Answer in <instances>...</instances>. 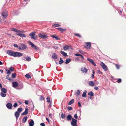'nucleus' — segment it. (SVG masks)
I'll return each instance as SVG.
<instances>
[{
	"mask_svg": "<svg viewBox=\"0 0 126 126\" xmlns=\"http://www.w3.org/2000/svg\"><path fill=\"white\" fill-rule=\"evenodd\" d=\"M40 99L41 100H42L44 99V97L41 96L40 97Z\"/></svg>",
	"mask_w": 126,
	"mask_h": 126,
	"instance_id": "nucleus-60",
	"label": "nucleus"
},
{
	"mask_svg": "<svg viewBox=\"0 0 126 126\" xmlns=\"http://www.w3.org/2000/svg\"><path fill=\"white\" fill-rule=\"evenodd\" d=\"M88 84L89 86H94V83L92 81H89Z\"/></svg>",
	"mask_w": 126,
	"mask_h": 126,
	"instance_id": "nucleus-22",
	"label": "nucleus"
},
{
	"mask_svg": "<svg viewBox=\"0 0 126 126\" xmlns=\"http://www.w3.org/2000/svg\"><path fill=\"white\" fill-rule=\"evenodd\" d=\"M86 44L85 48L87 49H90L91 46V43L90 42H87L86 43Z\"/></svg>",
	"mask_w": 126,
	"mask_h": 126,
	"instance_id": "nucleus-7",
	"label": "nucleus"
},
{
	"mask_svg": "<svg viewBox=\"0 0 126 126\" xmlns=\"http://www.w3.org/2000/svg\"><path fill=\"white\" fill-rule=\"evenodd\" d=\"M87 91L85 90L83 93L82 94V96L83 97H85L86 96Z\"/></svg>",
	"mask_w": 126,
	"mask_h": 126,
	"instance_id": "nucleus-27",
	"label": "nucleus"
},
{
	"mask_svg": "<svg viewBox=\"0 0 126 126\" xmlns=\"http://www.w3.org/2000/svg\"><path fill=\"white\" fill-rule=\"evenodd\" d=\"M60 53L65 57H67V54L66 53L64 52V51H61L60 52Z\"/></svg>",
	"mask_w": 126,
	"mask_h": 126,
	"instance_id": "nucleus-23",
	"label": "nucleus"
},
{
	"mask_svg": "<svg viewBox=\"0 0 126 126\" xmlns=\"http://www.w3.org/2000/svg\"><path fill=\"white\" fill-rule=\"evenodd\" d=\"M51 36L53 38H55L57 40L59 39V38L57 37L56 36L52 35Z\"/></svg>",
	"mask_w": 126,
	"mask_h": 126,
	"instance_id": "nucleus-30",
	"label": "nucleus"
},
{
	"mask_svg": "<svg viewBox=\"0 0 126 126\" xmlns=\"http://www.w3.org/2000/svg\"><path fill=\"white\" fill-rule=\"evenodd\" d=\"M9 75H7L6 76V79H8L9 78Z\"/></svg>",
	"mask_w": 126,
	"mask_h": 126,
	"instance_id": "nucleus-62",
	"label": "nucleus"
},
{
	"mask_svg": "<svg viewBox=\"0 0 126 126\" xmlns=\"http://www.w3.org/2000/svg\"><path fill=\"white\" fill-rule=\"evenodd\" d=\"M14 46L17 48H19V47L18 45L16 44H14L13 45Z\"/></svg>",
	"mask_w": 126,
	"mask_h": 126,
	"instance_id": "nucleus-47",
	"label": "nucleus"
},
{
	"mask_svg": "<svg viewBox=\"0 0 126 126\" xmlns=\"http://www.w3.org/2000/svg\"><path fill=\"white\" fill-rule=\"evenodd\" d=\"M18 36L21 37H26L25 35L24 34H18Z\"/></svg>",
	"mask_w": 126,
	"mask_h": 126,
	"instance_id": "nucleus-35",
	"label": "nucleus"
},
{
	"mask_svg": "<svg viewBox=\"0 0 126 126\" xmlns=\"http://www.w3.org/2000/svg\"><path fill=\"white\" fill-rule=\"evenodd\" d=\"M47 102H50V98L49 97H47Z\"/></svg>",
	"mask_w": 126,
	"mask_h": 126,
	"instance_id": "nucleus-44",
	"label": "nucleus"
},
{
	"mask_svg": "<svg viewBox=\"0 0 126 126\" xmlns=\"http://www.w3.org/2000/svg\"><path fill=\"white\" fill-rule=\"evenodd\" d=\"M52 57L54 60H56L57 58V55L55 53H53L52 55Z\"/></svg>",
	"mask_w": 126,
	"mask_h": 126,
	"instance_id": "nucleus-20",
	"label": "nucleus"
},
{
	"mask_svg": "<svg viewBox=\"0 0 126 126\" xmlns=\"http://www.w3.org/2000/svg\"><path fill=\"white\" fill-rule=\"evenodd\" d=\"M7 53L9 55L11 56H13L14 57L15 52L11 50H8L7 52Z\"/></svg>",
	"mask_w": 126,
	"mask_h": 126,
	"instance_id": "nucleus-12",
	"label": "nucleus"
},
{
	"mask_svg": "<svg viewBox=\"0 0 126 126\" xmlns=\"http://www.w3.org/2000/svg\"><path fill=\"white\" fill-rule=\"evenodd\" d=\"M22 109L21 108H19L17 110V111L15 113V116L17 119L19 116L20 113L22 111Z\"/></svg>",
	"mask_w": 126,
	"mask_h": 126,
	"instance_id": "nucleus-1",
	"label": "nucleus"
},
{
	"mask_svg": "<svg viewBox=\"0 0 126 126\" xmlns=\"http://www.w3.org/2000/svg\"><path fill=\"white\" fill-rule=\"evenodd\" d=\"M1 92L6 93L7 92V90L6 89L4 88H2L1 89Z\"/></svg>",
	"mask_w": 126,
	"mask_h": 126,
	"instance_id": "nucleus-26",
	"label": "nucleus"
},
{
	"mask_svg": "<svg viewBox=\"0 0 126 126\" xmlns=\"http://www.w3.org/2000/svg\"><path fill=\"white\" fill-rule=\"evenodd\" d=\"M60 26L58 24H55L52 25L53 26H55L56 27H59Z\"/></svg>",
	"mask_w": 126,
	"mask_h": 126,
	"instance_id": "nucleus-42",
	"label": "nucleus"
},
{
	"mask_svg": "<svg viewBox=\"0 0 126 126\" xmlns=\"http://www.w3.org/2000/svg\"><path fill=\"white\" fill-rule=\"evenodd\" d=\"M75 35L78 37H81V36L79 34H75Z\"/></svg>",
	"mask_w": 126,
	"mask_h": 126,
	"instance_id": "nucleus-49",
	"label": "nucleus"
},
{
	"mask_svg": "<svg viewBox=\"0 0 126 126\" xmlns=\"http://www.w3.org/2000/svg\"><path fill=\"white\" fill-rule=\"evenodd\" d=\"M29 35L31 37L32 39H36V37H34L35 34L34 33H30L29 34Z\"/></svg>",
	"mask_w": 126,
	"mask_h": 126,
	"instance_id": "nucleus-13",
	"label": "nucleus"
},
{
	"mask_svg": "<svg viewBox=\"0 0 126 126\" xmlns=\"http://www.w3.org/2000/svg\"><path fill=\"white\" fill-rule=\"evenodd\" d=\"M78 104L79 107H81V102H79L78 103Z\"/></svg>",
	"mask_w": 126,
	"mask_h": 126,
	"instance_id": "nucleus-54",
	"label": "nucleus"
},
{
	"mask_svg": "<svg viewBox=\"0 0 126 126\" xmlns=\"http://www.w3.org/2000/svg\"><path fill=\"white\" fill-rule=\"evenodd\" d=\"M28 108H27L26 107L25 111L21 114V115H23L27 114L28 113Z\"/></svg>",
	"mask_w": 126,
	"mask_h": 126,
	"instance_id": "nucleus-15",
	"label": "nucleus"
},
{
	"mask_svg": "<svg viewBox=\"0 0 126 126\" xmlns=\"http://www.w3.org/2000/svg\"><path fill=\"white\" fill-rule=\"evenodd\" d=\"M25 103L26 105H28V102L26 100L25 101Z\"/></svg>",
	"mask_w": 126,
	"mask_h": 126,
	"instance_id": "nucleus-58",
	"label": "nucleus"
},
{
	"mask_svg": "<svg viewBox=\"0 0 126 126\" xmlns=\"http://www.w3.org/2000/svg\"><path fill=\"white\" fill-rule=\"evenodd\" d=\"M87 60L90 62V63L92 64H93L94 66H95L96 65V64L93 60V59H91L88 58L87 59Z\"/></svg>",
	"mask_w": 126,
	"mask_h": 126,
	"instance_id": "nucleus-8",
	"label": "nucleus"
},
{
	"mask_svg": "<svg viewBox=\"0 0 126 126\" xmlns=\"http://www.w3.org/2000/svg\"><path fill=\"white\" fill-rule=\"evenodd\" d=\"M63 48L64 50H67L69 49L70 47L69 46L66 45L63 47Z\"/></svg>",
	"mask_w": 126,
	"mask_h": 126,
	"instance_id": "nucleus-21",
	"label": "nucleus"
},
{
	"mask_svg": "<svg viewBox=\"0 0 126 126\" xmlns=\"http://www.w3.org/2000/svg\"><path fill=\"white\" fill-rule=\"evenodd\" d=\"M121 81V79H119L117 81V82L118 83H120Z\"/></svg>",
	"mask_w": 126,
	"mask_h": 126,
	"instance_id": "nucleus-50",
	"label": "nucleus"
},
{
	"mask_svg": "<svg viewBox=\"0 0 126 126\" xmlns=\"http://www.w3.org/2000/svg\"><path fill=\"white\" fill-rule=\"evenodd\" d=\"M26 48L27 46L26 45L24 44H21L19 47L18 49L20 50H24Z\"/></svg>",
	"mask_w": 126,
	"mask_h": 126,
	"instance_id": "nucleus-3",
	"label": "nucleus"
},
{
	"mask_svg": "<svg viewBox=\"0 0 126 126\" xmlns=\"http://www.w3.org/2000/svg\"><path fill=\"white\" fill-rule=\"evenodd\" d=\"M72 118V116L70 115H68L67 117V119L68 121H69L71 120Z\"/></svg>",
	"mask_w": 126,
	"mask_h": 126,
	"instance_id": "nucleus-24",
	"label": "nucleus"
},
{
	"mask_svg": "<svg viewBox=\"0 0 126 126\" xmlns=\"http://www.w3.org/2000/svg\"><path fill=\"white\" fill-rule=\"evenodd\" d=\"M100 65L105 71H107L108 70L107 67L103 62H101Z\"/></svg>",
	"mask_w": 126,
	"mask_h": 126,
	"instance_id": "nucleus-6",
	"label": "nucleus"
},
{
	"mask_svg": "<svg viewBox=\"0 0 126 126\" xmlns=\"http://www.w3.org/2000/svg\"><path fill=\"white\" fill-rule=\"evenodd\" d=\"M26 60L27 61H30L31 60V58L29 56L26 57Z\"/></svg>",
	"mask_w": 126,
	"mask_h": 126,
	"instance_id": "nucleus-36",
	"label": "nucleus"
},
{
	"mask_svg": "<svg viewBox=\"0 0 126 126\" xmlns=\"http://www.w3.org/2000/svg\"><path fill=\"white\" fill-rule=\"evenodd\" d=\"M61 117L63 119H64L65 117V115L64 114L62 113L61 115Z\"/></svg>",
	"mask_w": 126,
	"mask_h": 126,
	"instance_id": "nucleus-37",
	"label": "nucleus"
},
{
	"mask_svg": "<svg viewBox=\"0 0 126 126\" xmlns=\"http://www.w3.org/2000/svg\"><path fill=\"white\" fill-rule=\"evenodd\" d=\"M80 93V92L79 90H78L77 91V94L78 95H79Z\"/></svg>",
	"mask_w": 126,
	"mask_h": 126,
	"instance_id": "nucleus-46",
	"label": "nucleus"
},
{
	"mask_svg": "<svg viewBox=\"0 0 126 126\" xmlns=\"http://www.w3.org/2000/svg\"><path fill=\"white\" fill-rule=\"evenodd\" d=\"M95 74V72L94 71H93V74L91 76V77L93 79L94 78V75Z\"/></svg>",
	"mask_w": 126,
	"mask_h": 126,
	"instance_id": "nucleus-40",
	"label": "nucleus"
},
{
	"mask_svg": "<svg viewBox=\"0 0 126 126\" xmlns=\"http://www.w3.org/2000/svg\"><path fill=\"white\" fill-rule=\"evenodd\" d=\"M74 117L75 118H78V116H77V114H75L74 115Z\"/></svg>",
	"mask_w": 126,
	"mask_h": 126,
	"instance_id": "nucleus-56",
	"label": "nucleus"
},
{
	"mask_svg": "<svg viewBox=\"0 0 126 126\" xmlns=\"http://www.w3.org/2000/svg\"><path fill=\"white\" fill-rule=\"evenodd\" d=\"M119 12L120 13H122V11L121 10H119Z\"/></svg>",
	"mask_w": 126,
	"mask_h": 126,
	"instance_id": "nucleus-63",
	"label": "nucleus"
},
{
	"mask_svg": "<svg viewBox=\"0 0 126 126\" xmlns=\"http://www.w3.org/2000/svg\"><path fill=\"white\" fill-rule=\"evenodd\" d=\"M94 89L96 90H97L98 89V87L96 86H95L94 87Z\"/></svg>",
	"mask_w": 126,
	"mask_h": 126,
	"instance_id": "nucleus-53",
	"label": "nucleus"
},
{
	"mask_svg": "<svg viewBox=\"0 0 126 126\" xmlns=\"http://www.w3.org/2000/svg\"><path fill=\"white\" fill-rule=\"evenodd\" d=\"M14 55V57H20L23 55V54L22 53L19 52H15V53Z\"/></svg>",
	"mask_w": 126,
	"mask_h": 126,
	"instance_id": "nucleus-5",
	"label": "nucleus"
},
{
	"mask_svg": "<svg viewBox=\"0 0 126 126\" xmlns=\"http://www.w3.org/2000/svg\"><path fill=\"white\" fill-rule=\"evenodd\" d=\"M6 71L7 72L6 73L8 75H9L11 74V72L9 70L6 69Z\"/></svg>",
	"mask_w": 126,
	"mask_h": 126,
	"instance_id": "nucleus-41",
	"label": "nucleus"
},
{
	"mask_svg": "<svg viewBox=\"0 0 126 126\" xmlns=\"http://www.w3.org/2000/svg\"><path fill=\"white\" fill-rule=\"evenodd\" d=\"M25 61V59H26V57H23L22 58Z\"/></svg>",
	"mask_w": 126,
	"mask_h": 126,
	"instance_id": "nucleus-64",
	"label": "nucleus"
},
{
	"mask_svg": "<svg viewBox=\"0 0 126 126\" xmlns=\"http://www.w3.org/2000/svg\"><path fill=\"white\" fill-rule=\"evenodd\" d=\"M18 30L16 28H13L11 30L13 31L16 32Z\"/></svg>",
	"mask_w": 126,
	"mask_h": 126,
	"instance_id": "nucleus-33",
	"label": "nucleus"
},
{
	"mask_svg": "<svg viewBox=\"0 0 126 126\" xmlns=\"http://www.w3.org/2000/svg\"><path fill=\"white\" fill-rule=\"evenodd\" d=\"M98 72L99 74H102V72L99 70H98Z\"/></svg>",
	"mask_w": 126,
	"mask_h": 126,
	"instance_id": "nucleus-59",
	"label": "nucleus"
},
{
	"mask_svg": "<svg viewBox=\"0 0 126 126\" xmlns=\"http://www.w3.org/2000/svg\"><path fill=\"white\" fill-rule=\"evenodd\" d=\"M0 95L1 96L3 97H5L6 96V94L5 93L2 92H1Z\"/></svg>",
	"mask_w": 126,
	"mask_h": 126,
	"instance_id": "nucleus-28",
	"label": "nucleus"
},
{
	"mask_svg": "<svg viewBox=\"0 0 126 126\" xmlns=\"http://www.w3.org/2000/svg\"><path fill=\"white\" fill-rule=\"evenodd\" d=\"M38 35L39 37L42 38L46 39L48 37V36H47V35L42 34L41 33L39 34Z\"/></svg>",
	"mask_w": 126,
	"mask_h": 126,
	"instance_id": "nucleus-10",
	"label": "nucleus"
},
{
	"mask_svg": "<svg viewBox=\"0 0 126 126\" xmlns=\"http://www.w3.org/2000/svg\"><path fill=\"white\" fill-rule=\"evenodd\" d=\"M18 89H22L23 87V85L22 82H20L18 84Z\"/></svg>",
	"mask_w": 126,
	"mask_h": 126,
	"instance_id": "nucleus-16",
	"label": "nucleus"
},
{
	"mask_svg": "<svg viewBox=\"0 0 126 126\" xmlns=\"http://www.w3.org/2000/svg\"><path fill=\"white\" fill-rule=\"evenodd\" d=\"M77 120H76L74 118L72 119V121L71 122V124L72 126H77Z\"/></svg>",
	"mask_w": 126,
	"mask_h": 126,
	"instance_id": "nucleus-4",
	"label": "nucleus"
},
{
	"mask_svg": "<svg viewBox=\"0 0 126 126\" xmlns=\"http://www.w3.org/2000/svg\"><path fill=\"white\" fill-rule=\"evenodd\" d=\"M88 95H89L91 96H94V94L91 91L89 92L88 93Z\"/></svg>",
	"mask_w": 126,
	"mask_h": 126,
	"instance_id": "nucleus-34",
	"label": "nucleus"
},
{
	"mask_svg": "<svg viewBox=\"0 0 126 126\" xmlns=\"http://www.w3.org/2000/svg\"><path fill=\"white\" fill-rule=\"evenodd\" d=\"M34 124V123L33 120H32L29 123V126H33Z\"/></svg>",
	"mask_w": 126,
	"mask_h": 126,
	"instance_id": "nucleus-19",
	"label": "nucleus"
},
{
	"mask_svg": "<svg viewBox=\"0 0 126 126\" xmlns=\"http://www.w3.org/2000/svg\"><path fill=\"white\" fill-rule=\"evenodd\" d=\"M25 76L28 78H31V76H30V74L28 73L27 74L25 75Z\"/></svg>",
	"mask_w": 126,
	"mask_h": 126,
	"instance_id": "nucleus-38",
	"label": "nucleus"
},
{
	"mask_svg": "<svg viewBox=\"0 0 126 126\" xmlns=\"http://www.w3.org/2000/svg\"><path fill=\"white\" fill-rule=\"evenodd\" d=\"M28 43L32 47L36 50H39V48L36 45H34L33 43L31 41H29Z\"/></svg>",
	"mask_w": 126,
	"mask_h": 126,
	"instance_id": "nucleus-2",
	"label": "nucleus"
},
{
	"mask_svg": "<svg viewBox=\"0 0 126 126\" xmlns=\"http://www.w3.org/2000/svg\"><path fill=\"white\" fill-rule=\"evenodd\" d=\"M74 102V100L73 99H72L71 101H70L68 103V105H71Z\"/></svg>",
	"mask_w": 126,
	"mask_h": 126,
	"instance_id": "nucleus-29",
	"label": "nucleus"
},
{
	"mask_svg": "<svg viewBox=\"0 0 126 126\" xmlns=\"http://www.w3.org/2000/svg\"><path fill=\"white\" fill-rule=\"evenodd\" d=\"M6 106L7 108L9 109H11L12 107V104L10 103H7L6 104Z\"/></svg>",
	"mask_w": 126,
	"mask_h": 126,
	"instance_id": "nucleus-14",
	"label": "nucleus"
},
{
	"mask_svg": "<svg viewBox=\"0 0 126 126\" xmlns=\"http://www.w3.org/2000/svg\"><path fill=\"white\" fill-rule=\"evenodd\" d=\"M57 29L59 31H61V32H63V31L65 30V29H63L61 28H57Z\"/></svg>",
	"mask_w": 126,
	"mask_h": 126,
	"instance_id": "nucleus-39",
	"label": "nucleus"
},
{
	"mask_svg": "<svg viewBox=\"0 0 126 126\" xmlns=\"http://www.w3.org/2000/svg\"><path fill=\"white\" fill-rule=\"evenodd\" d=\"M16 77V75L15 73H13L12 74V77L13 78H15Z\"/></svg>",
	"mask_w": 126,
	"mask_h": 126,
	"instance_id": "nucleus-45",
	"label": "nucleus"
},
{
	"mask_svg": "<svg viewBox=\"0 0 126 126\" xmlns=\"http://www.w3.org/2000/svg\"><path fill=\"white\" fill-rule=\"evenodd\" d=\"M27 116H25L23 118L22 121V123H25L27 121Z\"/></svg>",
	"mask_w": 126,
	"mask_h": 126,
	"instance_id": "nucleus-25",
	"label": "nucleus"
},
{
	"mask_svg": "<svg viewBox=\"0 0 126 126\" xmlns=\"http://www.w3.org/2000/svg\"><path fill=\"white\" fill-rule=\"evenodd\" d=\"M71 60V59L69 58L67 59L66 60V61L65 63L67 64H68Z\"/></svg>",
	"mask_w": 126,
	"mask_h": 126,
	"instance_id": "nucleus-32",
	"label": "nucleus"
},
{
	"mask_svg": "<svg viewBox=\"0 0 126 126\" xmlns=\"http://www.w3.org/2000/svg\"><path fill=\"white\" fill-rule=\"evenodd\" d=\"M64 62L63 61V60L61 58H60V61L59 62V64H61L62 63H63Z\"/></svg>",
	"mask_w": 126,
	"mask_h": 126,
	"instance_id": "nucleus-31",
	"label": "nucleus"
},
{
	"mask_svg": "<svg viewBox=\"0 0 126 126\" xmlns=\"http://www.w3.org/2000/svg\"><path fill=\"white\" fill-rule=\"evenodd\" d=\"M67 108L69 110H71L72 109V108L70 107H68Z\"/></svg>",
	"mask_w": 126,
	"mask_h": 126,
	"instance_id": "nucleus-51",
	"label": "nucleus"
},
{
	"mask_svg": "<svg viewBox=\"0 0 126 126\" xmlns=\"http://www.w3.org/2000/svg\"><path fill=\"white\" fill-rule=\"evenodd\" d=\"M115 66L116 67V68L118 69H119V66L117 65V64H116L115 65Z\"/></svg>",
	"mask_w": 126,
	"mask_h": 126,
	"instance_id": "nucleus-57",
	"label": "nucleus"
},
{
	"mask_svg": "<svg viewBox=\"0 0 126 126\" xmlns=\"http://www.w3.org/2000/svg\"><path fill=\"white\" fill-rule=\"evenodd\" d=\"M41 126H45V124L44 123H41L40 124Z\"/></svg>",
	"mask_w": 126,
	"mask_h": 126,
	"instance_id": "nucleus-55",
	"label": "nucleus"
},
{
	"mask_svg": "<svg viewBox=\"0 0 126 126\" xmlns=\"http://www.w3.org/2000/svg\"><path fill=\"white\" fill-rule=\"evenodd\" d=\"M75 55L76 56H81V55L78 53L76 54H75Z\"/></svg>",
	"mask_w": 126,
	"mask_h": 126,
	"instance_id": "nucleus-52",
	"label": "nucleus"
},
{
	"mask_svg": "<svg viewBox=\"0 0 126 126\" xmlns=\"http://www.w3.org/2000/svg\"><path fill=\"white\" fill-rule=\"evenodd\" d=\"M12 87L14 88H16L18 87V83L17 82H13L12 83Z\"/></svg>",
	"mask_w": 126,
	"mask_h": 126,
	"instance_id": "nucleus-11",
	"label": "nucleus"
},
{
	"mask_svg": "<svg viewBox=\"0 0 126 126\" xmlns=\"http://www.w3.org/2000/svg\"><path fill=\"white\" fill-rule=\"evenodd\" d=\"M9 69L11 71H13L14 70V68L12 67H10L9 68Z\"/></svg>",
	"mask_w": 126,
	"mask_h": 126,
	"instance_id": "nucleus-48",
	"label": "nucleus"
},
{
	"mask_svg": "<svg viewBox=\"0 0 126 126\" xmlns=\"http://www.w3.org/2000/svg\"><path fill=\"white\" fill-rule=\"evenodd\" d=\"M24 32L23 30L20 31L18 30L16 32V34L18 36V34H20Z\"/></svg>",
	"mask_w": 126,
	"mask_h": 126,
	"instance_id": "nucleus-17",
	"label": "nucleus"
},
{
	"mask_svg": "<svg viewBox=\"0 0 126 126\" xmlns=\"http://www.w3.org/2000/svg\"><path fill=\"white\" fill-rule=\"evenodd\" d=\"M13 106L15 108L16 107L18 106V104L16 103H15L14 104Z\"/></svg>",
	"mask_w": 126,
	"mask_h": 126,
	"instance_id": "nucleus-43",
	"label": "nucleus"
},
{
	"mask_svg": "<svg viewBox=\"0 0 126 126\" xmlns=\"http://www.w3.org/2000/svg\"><path fill=\"white\" fill-rule=\"evenodd\" d=\"M2 16L4 18H6L7 16V12L6 11H5L2 14Z\"/></svg>",
	"mask_w": 126,
	"mask_h": 126,
	"instance_id": "nucleus-9",
	"label": "nucleus"
},
{
	"mask_svg": "<svg viewBox=\"0 0 126 126\" xmlns=\"http://www.w3.org/2000/svg\"><path fill=\"white\" fill-rule=\"evenodd\" d=\"M83 73H86L87 72L88 70L85 67H82L81 69Z\"/></svg>",
	"mask_w": 126,
	"mask_h": 126,
	"instance_id": "nucleus-18",
	"label": "nucleus"
},
{
	"mask_svg": "<svg viewBox=\"0 0 126 126\" xmlns=\"http://www.w3.org/2000/svg\"><path fill=\"white\" fill-rule=\"evenodd\" d=\"M46 120H47V121L49 123V119H48L47 118V117H46Z\"/></svg>",
	"mask_w": 126,
	"mask_h": 126,
	"instance_id": "nucleus-61",
	"label": "nucleus"
}]
</instances>
